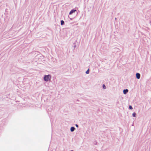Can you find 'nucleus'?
Returning <instances> with one entry per match:
<instances>
[{
	"label": "nucleus",
	"mask_w": 151,
	"mask_h": 151,
	"mask_svg": "<svg viewBox=\"0 0 151 151\" xmlns=\"http://www.w3.org/2000/svg\"><path fill=\"white\" fill-rule=\"evenodd\" d=\"M51 78V75L50 74L45 75L43 77L44 81L46 82H47L50 81Z\"/></svg>",
	"instance_id": "1"
},
{
	"label": "nucleus",
	"mask_w": 151,
	"mask_h": 151,
	"mask_svg": "<svg viewBox=\"0 0 151 151\" xmlns=\"http://www.w3.org/2000/svg\"><path fill=\"white\" fill-rule=\"evenodd\" d=\"M76 11V9H72L70 11V12L69 13V14L71 15Z\"/></svg>",
	"instance_id": "2"
},
{
	"label": "nucleus",
	"mask_w": 151,
	"mask_h": 151,
	"mask_svg": "<svg viewBox=\"0 0 151 151\" xmlns=\"http://www.w3.org/2000/svg\"><path fill=\"white\" fill-rule=\"evenodd\" d=\"M136 78L139 79L140 78V74L139 73H137L136 74Z\"/></svg>",
	"instance_id": "3"
},
{
	"label": "nucleus",
	"mask_w": 151,
	"mask_h": 151,
	"mask_svg": "<svg viewBox=\"0 0 151 151\" xmlns=\"http://www.w3.org/2000/svg\"><path fill=\"white\" fill-rule=\"evenodd\" d=\"M128 89H124L123 91V93L124 94H126L128 92Z\"/></svg>",
	"instance_id": "4"
},
{
	"label": "nucleus",
	"mask_w": 151,
	"mask_h": 151,
	"mask_svg": "<svg viewBox=\"0 0 151 151\" xmlns=\"http://www.w3.org/2000/svg\"><path fill=\"white\" fill-rule=\"evenodd\" d=\"M75 128L74 127H72L70 129V131L71 132H73L75 130Z\"/></svg>",
	"instance_id": "5"
},
{
	"label": "nucleus",
	"mask_w": 151,
	"mask_h": 151,
	"mask_svg": "<svg viewBox=\"0 0 151 151\" xmlns=\"http://www.w3.org/2000/svg\"><path fill=\"white\" fill-rule=\"evenodd\" d=\"M64 22L63 20H61L60 21V24L61 25H63L64 24Z\"/></svg>",
	"instance_id": "6"
},
{
	"label": "nucleus",
	"mask_w": 151,
	"mask_h": 151,
	"mask_svg": "<svg viewBox=\"0 0 151 151\" xmlns=\"http://www.w3.org/2000/svg\"><path fill=\"white\" fill-rule=\"evenodd\" d=\"M132 115L133 117H135L137 115V114L136 113L134 112L133 113Z\"/></svg>",
	"instance_id": "7"
},
{
	"label": "nucleus",
	"mask_w": 151,
	"mask_h": 151,
	"mask_svg": "<svg viewBox=\"0 0 151 151\" xmlns=\"http://www.w3.org/2000/svg\"><path fill=\"white\" fill-rule=\"evenodd\" d=\"M86 74H88L89 73V69H88L85 72Z\"/></svg>",
	"instance_id": "8"
},
{
	"label": "nucleus",
	"mask_w": 151,
	"mask_h": 151,
	"mask_svg": "<svg viewBox=\"0 0 151 151\" xmlns=\"http://www.w3.org/2000/svg\"><path fill=\"white\" fill-rule=\"evenodd\" d=\"M102 87L104 89H106V86L104 84H103L102 85Z\"/></svg>",
	"instance_id": "9"
},
{
	"label": "nucleus",
	"mask_w": 151,
	"mask_h": 151,
	"mask_svg": "<svg viewBox=\"0 0 151 151\" xmlns=\"http://www.w3.org/2000/svg\"><path fill=\"white\" fill-rule=\"evenodd\" d=\"M129 108L130 110H132L133 109V108L131 105H129Z\"/></svg>",
	"instance_id": "10"
},
{
	"label": "nucleus",
	"mask_w": 151,
	"mask_h": 151,
	"mask_svg": "<svg viewBox=\"0 0 151 151\" xmlns=\"http://www.w3.org/2000/svg\"><path fill=\"white\" fill-rule=\"evenodd\" d=\"M75 126L77 128H78V127H78V125L77 124H75Z\"/></svg>",
	"instance_id": "11"
},
{
	"label": "nucleus",
	"mask_w": 151,
	"mask_h": 151,
	"mask_svg": "<svg viewBox=\"0 0 151 151\" xmlns=\"http://www.w3.org/2000/svg\"><path fill=\"white\" fill-rule=\"evenodd\" d=\"M76 47V45H74V46H73V47L74 48H75Z\"/></svg>",
	"instance_id": "12"
},
{
	"label": "nucleus",
	"mask_w": 151,
	"mask_h": 151,
	"mask_svg": "<svg viewBox=\"0 0 151 151\" xmlns=\"http://www.w3.org/2000/svg\"><path fill=\"white\" fill-rule=\"evenodd\" d=\"M94 144H95V145H96V144H97V142H96V143H94Z\"/></svg>",
	"instance_id": "13"
},
{
	"label": "nucleus",
	"mask_w": 151,
	"mask_h": 151,
	"mask_svg": "<svg viewBox=\"0 0 151 151\" xmlns=\"http://www.w3.org/2000/svg\"><path fill=\"white\" fill-rule=\"evenodd\" d=\"M70 151H74L73 150H71Z\"/></svg>",
	"instance_id": "14"
},
{
	"label": "nucleus",
	"mask_w": 151,
	"mask_h": 151,
	"mask_svg": "<svg viewBox=\"0 0 151 151\" xmlns=\"http://www.w3.org/2000/svg\"><path fill=\"white\" fill-rule=\"evenodd\" d=\"M115 19H116V18H115Z\"/></svg>",
	"instance_id": "15"
},
{
	"label": "nucleus",
	"mask_w": 151,
	"mask_h": 151,
	"mask_svg": "<svg viewBox=\"0 0 151 151\" xmlns=\"http://www.w3.org/2000/svg\"><path fill=\"white\" fill-rule=\"evenodd\" d=\"M150 23H151V21H150Z\"/></svg>",
	"instance_id": "16"
}]
</instances>
